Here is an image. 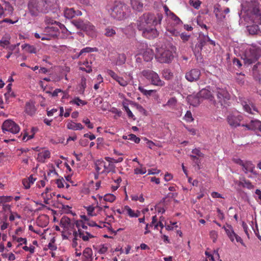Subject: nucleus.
<instances>
[{
  "instance_id": "nucleus-56",
  "label": "nucleus",
  "mask_w": 261,
  "mask_h": 261,
  "mask_svg": "<svg viewBox=\"0 0 261 261\" xmlns=\"http://www.w3.org/2000/svg\"><path fill=\"white\" fill-rule=\"evenodd\" d=\"M171 18L177 24H179L182 23L181 20L173 13H171Z\"/></svg>"
},
{
  "instance_id": "nucleus-63",
  "label": "nucleus",
  "mask_w": 261,
  "mask_h": 261,
  "mask_svg": "<svg viewBox=\"0 0 261 261\" xmlns=\"http://www.w3.org/2000/svg\"><path fill=\"white\" fill-rule=\"evenodd\" d=\"M146 172V170L145 168H136L134 170V173L136 174H144Z\"/></svg>"
},
{
  "instance_id": "nucleus-30",
  "label": "nucleus",
  "mask_w": 261,
  "mask_h": 261,
  "mask_svg": "<svg viewBox=\"0 0 261 261\" xmlns=\"http://www.w3.org/2000/svg\"><path fill=\"white\" fill-rule=\"evenodd\" d=\"M243 108L244 110L247 113L251 114H254V112H257V110L256 108L253 105H251L250 106L249 105H248L246 102H245L243 104Z\"/></svg>"
},
{
  "instance_id": "nucleus-3",
  "label": "nucleus",
  "mask_w": 261,
  "mask_h": 261,
  "mask_svg": "<svg viewBox=\"0 0 261 261\" xmlns=\"http://www.w3.org/2000/svg\"><path fill=\"white\" fill-rule=\"evenodd\" d=\"M28 8L32 16H37L41 13H47L49 4L45 0H30L28 4Z\"/></svg>"
},
{
  "instance_id": "nucleus-25",
  "label": "nucleus",
  "mask_w": 261,
  "mask_h": 261,
  "mask_svg": "<svg viewBox=\"0 0 261 261\" xmlns=\"http://www.w3.org/2000/svg\"><path fill=\"white\" fill-rule=\"evenodd\" d=\"M130 3L133 9L138 12L142 11L143 9V4L141 0H130Z\"/></svg>"
},
{
  "instance_id": "nucleus-12",
  "label": "nucleus",
  "mask_w": 261,
  "mask_h": 261,
  "mask_svg": "<svg viewBox=\"0 0 261 261\" xmlns=\"http://www.w3.org/2000/svg\"><path fill=\"white\" fill-rule=\"evenodd\" d=\"M2 129L4 133L9 132L16 134L20 131V127L18 124L10 119L6 120L3 122Z\"/></svg>"
},
{
  "instance_id": "nucleus-23",
  "label": "nucleus",
  "mask_w": 261,
  "mask_h": 261,
  "mask_svg": "<svg viewBox=\"0 0 261 261\" xmlns=\"http://www.w3.org/2000/svg\"><path fill=\"white\" fill-rule=\"evenodd\" d=\"M187 98L189 103L194 107L198 106L202 101L198 93L196 95H189Z\"/></svg>"
},
{
  "instance_id": "nucleus-46",
  "label": "nucleus",
  "mask_w": 261,
  "mask_h": 261,
  "mask_svg": "<svg viewBox=\"0 0 261 261\" xmlns=\"http://www.w3.org/2000/svg\"><path fill=\"white\" fill-rule=\"evenodd\" d=\"M124 211H125V213L131 218H134V216H136V215H135V211L128 205L124 206Z\"/></svg>"
},
{
  "instance_id": "nucleus-51",
  "label": "nucleus",
  "mask_w": 261,
  "mask_h": 261,
  "mask_svg": "<svg viewBox=\"0 0 261 261\" xmlns=\"http://www.w3.org/2000/svg\"><path fill=\"white\" fill-rule=\"evenodd\" d=\"M189 4L191 6H192L194 8L198 9L200 6L201 2L199 1H194L193 0H190Z\"/></svg>"
},
{
  "instance_id": "nucleus-13",
  "label": "nucleus",
  "mask_w": 261,
  "mask_h": 261,
  "mask_svg": "<svg viewBox=\"0 0 261 261\" xmlns=\"http://www.w3.org/2000/svg\"><path fill=\"white\" fill-rule=\"evenodd\" d=\"M63 24L47 25L45 27L44 30V35L48 38H54L58 36L60 34V29H61Z\"/></svg>"
},
{
  "instance_id": "nucleus-7",
  "label": "nucleus",
  "mask_w": 261,
  "mask_h": 261,
  "mask_svg": "<svg viewBox=\"0 0 261 261\" xmlns=\"http://www.w3.org/2000/svg\"><path fill=\"white\" fill-rule=\"evenodd\" d=\"M75 222H72L70 219L66 216H63L60 220V225L63 229L62 231V236L64 239H67L68 237L65 234V232L71 234V232H73L75 230Z\"/></svg>"
},
{
  "instance_id": "nucleus-52",
  "label": "nucleus",
  "mask_w": 261,
  "mask_h": 261,
  "mask_svg": "<svg viewBox=\"0 0 261 261\" xmlns=\"http://www.w3.org/2000/svg\"><path fill=\"white\" fill-rule=\"evenodd\" d=\"M80 86V90L84 92L86 88V79L84 76L81 77Z\"/></svg>"
},
{
  "instance_id": "nucleus-57",
  "label": "nucleus",
  "mask_w": 261,
  "mask_h": 261,
  "mask_svg": "<svg viewBox=\"0 0 261 261\" xmlns=\"http://www.w3.org/2000/svg\"><path fill=\"white\" fill-rule=\"evenodd\" d=\"M128 139L135 142L136 143H139L140 141V139L137 137L135 135L131 134L128 135Z\"/></svg>"
},
{
  "instance_id": "nucleus-39",
  "label": "nucleus",
  "mask_w": 261,
  "mask_h": 261,
  "mask_svg": "<svg viewBox=\"0 0 261 261\" xmlns=\"http://www.w3.org/2000/svg\"><path fill=\"white\" fill-rule=\"evenodd\" d=\"M126 61V56L124 54H119L116 61V64L117 65L120 66L125 63Z\"/></svg>"
},
{
  "instance_id": "nucleus-29",
  "label": "nucleus",
  "mask_w": 261,
  "mask_h": 261,
  "mask_svg": "<svg viewBox=\"0 0 261 261\" xmlns=\"http://www.w3.org/2000/svg\"><path fill=\"white\" fill-rule=\"evenodd\" d=\"M154 56V53L152 49L148 48L143 53V57L144 60L148 62L151 61Z\"/></svg>"
},
{
  "instance_id": "nucleus-33",
  "label": "nucleus",
  "mask_w": 261,
  "mask_h": 261,
  "mask_svg": "<svg viewBox=\"0 0 261 261\" xmlns=\"http://www.w3.org/2000/svg\"><path fill=\"white\" fill-rule=\"evenodd\" d=\"M11 37L9 34H5L0 40V46L5 48L6 46L10 44Z\"/></svg>"
},
{
  "instance_id": "nucleus-60",
  "label": "nucleus",
  "mask_w": 261,
  "mask_h": 261,
  "mask_svg": "<svg viewBox=\"0 0 261 261\" xmlns=\"http://www.w3.org/2000/svg\"><path fill=\"white\" fill-rule=\"evenodd\" d=\"M132 200L133 201H139L141 202H143L144 201V198L142 195H141L140 196L137 195H133L131 197Z\"/></svg>"
},
{
  "instance_id": "nucleus-4",
  "label": "nucleus",
  "mask_w": 261,
  "mask_h": 261,
  "mask_svg": "<svg viewBox=\"0 0 261 261\" xmlns=\"http://www.w3.org/2000/svg\"><path fill=\"white\" fill-rule=\"evenodd\" d=\"M72 23L77 29L85 32L88 36L92 38L97 36V32L95 27L89 21L79 19L73 20Z\"/></svg>"
},
{
  "instance_id": "nucleus-47",
  "label": "nucleus",
  "mask_w": 261,
  "mask_h": 261,
  "mask_svg": "<svg viewBox=\"0 0 261 261\" xmlns=\"http://www.w3.org/2000/svg\"><path fill=\"white\" fill-rule=\"evenodd\" d=\"M70 103L71 104H75L77 106H80L81 104L82 105H85L87 104V102L81 99L79 97L74 98L73 100H71Z\"/></svg>"
},
{
  "instance_id": "nucleus-6",
  "label": "nucleus",
  "mask_w": 261,
  "mask_h": 261,
  "mask_svg": "<svg viewBox=\"0 0 261 261\" xmlns=\"http://www.w3.org/2000/svg\"><path fill=\"white\" fill-rule=\"evenodd\" d=\"M141 74L151 84L154 86L163 87L165 84V82L160 79L159 74L152 70H143L141 72Z\"/></svg>"
},
{
  "instance_id": "nucleus-9",
  "label": "nucleus",
  "mask_w": 261,
  "mask_h": 261,
  "mask_svg": "<svg viewBox=\"0 0 261 261\" xmlns=\"http://www.w3.org/2000/svg\"><path fill=\"white\" fill-rule=\"evenodd\" d=\"M95 170L98 174L115 172V166L113 164H107L102 160H97L95 163Z\"/></svg>"
},
{
  "instance_id": "nucleus-49",
  "label": "nucleus",
  "mask_w": 261,
  "mask_h": 261,
  "mask_svg": "<svg viewBox=\"0 0 261 261\" xmlns=\"http://www.w3.org/2000/svg\"><path fill=\"white\" fill-rule=\"evenodd\" d=\"M123 107L124 110L126 112L128 117L129 118H133L134 120H135V116L133 115V114L132 112V111L129 109L128 107L126 105H125V104H123Z\"/></svg>"
},
{
  "instance_id": "nucleus-41",
  "label": "nucleus",
  "mask_w": 261,
  "mask_h": 261,
  "mask_svg": "<svg viewBox=\"0 0 261 261\" xmlns=\"http://www.w3.org/2000/svg\"><path fill=\"white\" fill-rule=\"evenodd\" d=\"M139 90L144 95L147 97L150 96L153 93L155 92V90H147L145 89L143 87L139 86L138 87Z\"/></svg>"
},
{
  "instance_id": "nucleus-62",
  "label": "nucleus",
  "mask_w": 261,
  "mask_h": 261,
  "mask_svg": "<svg viewBox=\"0 0 261 261\" xmlns=\"http://www.w3.org/2000/svg\"><path fill=\"white\" fill-rule=\"evenodd\" d=\"M34 36L37 39H41L42 40H50V38H48L44 34L43 35H42L41 36L38 33H35L34 34Z\"/></svg>"
},
{
  "instance_id": "nucleus-16",
  "label": "nucleus",
  "mask_w": 261,
  "mask_h": 261,
  "mask_svg": "<svg viewBox=\"0 0 261 261\" xmlns=\"http://www.w3.org/2000/svg\"><path fill=\"white\" fill-rule=\"evenodd\" d=\"M222 228L225 230L228 237L231 242H233L234 239L237 242L242 243L243 242L241 238L234 232L231 225L227 224L226 226H223Z\"/></svg>"
},
{
  "instance_id": "nucleus-36",
  "label": "nucleus",
  "mask_w": 261,
  "mask_h": 261,
  "mask_svg": "<svg viewBox=\"0 0 261 261\" xmlns=\"http://www.w3.org/2000/svg\"><path fill=\"white\" fill-rule=\"evenodd\" d=\"M76 14V11L73 8H66L64 10V16L68 19L72 18Z\"/></svg>"
},
{
  "instance_id": "nucleus-27",
  "label": "nucleus",
  "mask_w": 261,
  "mask_h": 261,
  "mask_svg": "<svg viewBox=\"0 0 261 261\" xmlns=\"http://www.w3.org/2000/svg\"><path fill=\"white\" fill-rule=\"evenodd\" d=\"M238 185L249 190L252 189L254 188V186L252 184V183L249 180H247L245 178H243L240 179L238 183Z\"/></svg>"
},
{
  "instance_id": "nucleus-8",
  "label": "nucleus",
  "mask_w": 261,
  "mask_h": 261,
  "mask_svg": "<svg viewBox=\"0 0 261 261\" xmlns=\"http://www.w3.org/2000/svg\"><path fill=\"white\" fill-rule=\"evenodd\" d=\"M261 56V50L258 48H250L246 50L244 61L245 64L248 65L256 62Z\"/></svg>"
},
{
  "instance_id": "nucleus-31",
  "label": "nucleus",
  "mask_w": 261,
  "mask_h": 261,
  "mask_svg": "<svg viewBox=\"0 0 261 261\" xmlns=\"http://www.w3.org/2000/svg\"><path fill=\"white\" fill-rule=\"evenodd\" d=\"M116 34V28L108 27L105 28L104 35L107 37H113Z\"/></svg>"
},
{
  "instance_id": "nucleus-48",
  "label": "nucleus",
  "mask_w": 261,
  "mask_h": 261,
  "mask_svg": "<svg viewBox=\"0 0 261 261\" xmlns=\"http://www.w3.org/2000/svg\"><path fill=\"white\" fill-rule=\"evenodd\" d=\"M49 93L51 94L52 96H57L59 93H61L62 95V98H63L65 96V93L64 91H62L60 89H56L53 92H49Z\"/></svg>"
},
{
  "instance_id": "nucleus-28",
  "label": "nucleus",
  "mask_w": 261,
  "mask_h": 261,
  "mask_svg": "<svg viewBox=\"0 0 261 261\" xmlns=\"http://www.w3.org/2000/svg\"><path fill=\"white\" fill-rule=\"evenodd\" d=\"M67 127L69 129L81 130L84 127L80 123H75L72 121L69 122L67 124Z\"/></svg>"
},
{
  "instance_id": "nucleus-2",
  "label": "nucleus",
  "mask_w": 261,
  "mask_h": 261,
  "mask_svg": "<svg viewBox=\"0 0 261 261\" xmlns=\"http://www.w3.org/2000/svg\"><path fill=\"white\" fill-rule=\"evenodd\" d=\"M75 226L77 228V231H73L74 243L77 240V237L82 239L84 241H88L90 239L95 237L96 233L93 230H88L87 225H85V223L83 221H76Z\"/></svg>"
},
{
  "instance_id": "nucleus-24",
  "label": "nucleus",
  "mask_w": 261,
  "mask_h": 261,
  "mask_svg": "<svg viewBox=\"0 0 261 261\" xmlns=\"http://www.w3.org/2000/svg\"><path fill=\"white\" fill-rule=\"evenodd\" d=\"M50 156V152L48 150H44L38 154L37 160L38 162L44 163L45 160Z\"/></svg>"
},
{
  "instance_id": "nucleus-64",
  "label": "nucleus",
  "mask_w": 261,
  "mask_h": 261,
  "mask_svg": "<svg viewBox=\"0 0 261 261\" xmlns=\"http://www.w3.org/2000/svg\"><path fill=\"white\" fill-rule=\"evenodd\" d=\"M0 206H2V212H10L11 213V206L9 204H2L0 205Z\"/></svg>"
},
{
  "instance_id": "nucleus-17",
  "label": "nucleus",
  "mask_w": 261,
  "mask_h": 261,
  "mask_svg": "<svg viewBox=\"0 0 261 261\" xmlns=\"http://www.w3.org/2000/svg\"><path fill=\"white\" fill-rule=\"evenodd\" d=\"M201 75L200 70L198 69H192L186 73L185 77L190 82L197 81L199 79Z\"/></svg>"
},
{
  "instance_id": "nucleus-14",
  "label": "nucleus",
  "mask_w": 261,
  "mask_h": 261,
  "mask_svg": "<svg viewBox=\"0 0 261 261\" xmlns=\"http://www.w3.org/2000/svg\"><path fill=\"white\" fill-rule=\"evenodd\" d=\"M243 120V117L240 114L231 113L229 114L226 118V120L228 124L233 128H236L239 126H242L241 123Z\"/></svg>"
},
{
  "instance_id": "nucleus-1",
  "label": "nucleus",
  "mask_w": 261,
  "mask_h": 261,
  "mask_svg": "<svg viewBox=\"0 0 261 261\" xmlns=\"http://www.w3.org/2000/svg\"><path fill=\"white\" fill-rule=\"evenodd\" d=\"M106 9L110 15L114 19L121 20L127 17L128 7L120 1H115L108 4Z\"/></svg>"
},
{
  "instance_id": "nucleus-58",
  "label": "nucleus",
  "mask_w": 261,
  "mask_h": 261,
  "mask_svg": "<svg viewBox=\"0 0 261 261\" xmlns=\"http://www.w3.org/2000/svg\"><path fill=\"white\" fill-rule=\"evenodd\" d=\"M6 89L7 90V92L5 94V97L6 98V100H7L9 98V96L10 95V92L12 90V84H9L7 87Z\"/></svg>"
},
{
  "instance_id": "nucleus-38",
  "label": "nucleus",
  "mask_w": 261,
  "mask_h": 261,
  "mask_svg": "<svg viewBox=\"0 0 261 261\" xmlns=\"http://www.w3.org/2000/svg\"><path fill=\"white\" fill-rule=\"evenodd\" d=\"M21 47L26 51L29 53L35 54L36 53V48L33 45H31L28 44H25L24 45H22Z\"/></svg>"
},
{
  "instance_id": "nucleus-10",
  "label": "nucleus",
  "mask_w": 261,
  "mask_h": 261,
  "mask_svg": "<svg viewBox=\"0 0 261 261\" xmlns=\"http://www.w3.org/2000/svg\"><path fill=\"white\" fill-rule=\"evenodd\" d=\"M143 16L148 26L154 27L158 24H161L163 18V16L161 13H157L156 14L150 13H145L143 14Z\"/></svg>"
},
{
  "instance_id": "nucleus-21",
  "label": "nucleus",
  "mask_w": 261,
  "mask_h": 261,
  "mask_svg": "<svg viewBox=\"0 0 261 261\" xmlns=\"http://www.w3.org/2000/svg\"><path fill=\"white\" fill-rule=\"evenodd\" d=\"M36 111V108L35 106V102L32 100H30L25 103L24 112L30 116L34 115Z\"/></svg>"
},
{
  "instance_id": "nucleus-42",
  "label": "nucleus",
  "mask_w": 261,
  "mask_h": 261,
  "mask_svg": "<svg viewBox=\"0 0 261 261\" xmlns=\"http://www.w3.org/2000/svg\"><path fill=\"white\" fill-rule=\"evenodd\" d=\"M13 198V197L11 196H1L0 205L5 204L6 203L11 201Z\"/></svg>"
},
{
  "instance_id": "nucleus-54",
  "label": "nucleus",
  "mask_w": 261,
  "mask_h": 261,
  "mask_svg": "<svg viewBox=\"0 0 261 261\" xmlns=\"http://www.w3.org/2000/svg\"><path fill=\"white\" fill-rule=\"evenodd\" d=\"M208 40H210V38L207 35L203 36L202 37L200 38L199 43L204 46L207 44Z\"/></svg>"
},
{
  "instance_id": "nucleus-44",
  "label": "nucleus",
  "mask_w": 261,
  "mask_h": 261,
  "mask_svg": "<svg viewBox=\"0 0 261 261\" xmlns=\"http://www.w3.org/2000/svg\"><path fill=\"white\" fill-rule=\"evenodd\" d=\"M116 199V197L112 194H107L103 197V201L113 202Z\"/></svg>"
},
{
  "instance_id": "nucleus-40",
  "label": "nucleus",
  "mask_w": 261,
  "mask_h": 261,
  "mask_svg": "<svg viewBox=\"0 0 261 261\" xmlns=\"http://www.w3.org/2000/svg\"><path fill=\"white\" fill-rule=\"evenodd\" d=\"M252 13L255 15V18L258 20V22L261 23V10L257 7H254L252 10Z\"/></svg>"
},
{
  "instance_id": "nucleus-18",
  "label": "nucleus",
  "mask_w": 261,
  "mask_h": 261,
  "mask_svg": "<svg viewBox=\"0 0 261 261\" xmlns=\"http://www.w3.org/2000/svg\"><path fill=\"white\" fill-rule=\"evenodd\" d=\"M142 36L148 39H152L158 36V32L154 27H148L142 32Z\"/></svg>"
},
{
  "instance_id": "nucleus-35",
  "label": "nucleus",
  "mask_w": 261,
  "mask_h": 261,
  "mask_svg": "<svg viewBox=\"0 0 261 261\" xmlns=\"http://www.w3.org/2000/svg\"><path fill=\"white\" fill-rule=\"evenodd\" d=\"M97 50V48L96 47H86L81 50L77 56V58H79L81 56L85 55L87 53L94 52Z\"/></svg>"
},
{
  "instance_id": "nucleus-22",
  "label": "nucleus",
  "mask_w": 261,
  "mask_h": 261,
  "mask_svg": "<svg viewBox=\"0 0 261 261\" xmlns=\"http://www.w3.org/2000/svg\"><path fill=\"white\" fill-rule=\"evenodd\" d=\"M198 94L199 96L201 98L202 101H203V99H209L211 101L214 98L211 91L206 88L201 89L198 93Z\"/></svg>"
},
{
  "instance_id": "nucleus-43",
  "label": "nucleus",
  "mask_w": 261,
  "mask_h": 261,
  "mask_svg": "<svg viewBox=\"0 0 261 261\" xmlns=\"http://www.w3.org/2000/svg\"><path fill=\"white\" fill-rule=\"evenodd\" d=\"M176 103V99L175 97H171L168 100L165 106L171 108H174L175 107Z\"/></svg>"
},
{
  "instance_id": "nucleus-20",
  "label": "nucleus",
  "mask_w": 261,
  "mask_h": 261,
  "mask_svg": "<svg viewBox=\"0 0 261 261\" xmlns=\"http://www.w3.org/2000/svg\"><path fill=\"white\" fill-rule=\"evenodd\" d=\"M260 125V121L257 119H252L249 123L246 122L245 123H242V126L245 127L247 130H258Z\"/></svg>"
},
{
  "instance_id": "nucleus-61",
  "label": "nucleus",
  "mask_w": 261,
  "mask_h": 261,
  "mask_svg": "<svg viewBox=\"0 0 261 261\" xmlns=\"http://www.w3.org/2000/svg\"><path fill=\"white\" fill-rule=\"evenodd\" d=\"M179 36L184 42L188 41L190 37V35H188L185 33H182L180 34H179Z\"/></svg>"
},
{
  "instance_id": "nucleus-15",
  "label": "nucleus",
  "mask_w": 261,
  "mask_h": 261,
  "mask_svg": "<svg viewBox=\"0 0 261 261\" xmlns=\"http://www.w3.org/2000/svg\"><path fill=\"white\" fill-rule=\"evenodd\" d=\"M135 27H136L139 31H141L142 32L148 27L143 15L138 18L136 23H132L128 25L127 29L128 30H134Z\"/></svg>"
},
{
  "instance_id": "nucleus-26",
  "label": "nucleus",
  "mask_w": 261,
  "mask_h": 261,
  "mask_svg": "<svg viewBox=\"0 0 261 261\" xmlns=\"http://www.w3.org/2000/svg\"><path fill=\"white\" fill-rule=\"evenodd\" d=\"M84 256L83 261H92L93 252L91 248L87 247L86 248L83 252Z\"/></svg>"
},
{
  "instance_id": "nucleus-59",
  "label": "nucleus",
  "mask_w": 261,
  "mask_h": 261,
  "mask_svg": "<svg viewBox=\"0 0 261 261\" xmlns=\"http://www.w3.org/2000/svg\"><path fill=\"white\" fill-rule=\"evenodd\" d=\"M107 74L110 76L112 78H113L114 80H116L118 77V75L116 74L114 71L108 69L107 71Z\"/></svg>"
},
{
  "instance_id": "nucleus-50",
  "label": "nucleus",
  "mask_w": 261,
  "mask_h": 261,
  "mask_svg": "<svg viewBox=\"0 0 261 261\" xmlns=\"http://www.w3.org/2000/svg\"><path fill=\"white\" fill-rule=\"evenodd\" d=\"M185 120L187 122H192L194 120V118L192 117V113L190 111H187L185 117H184Z\"/></svg>"
},
{
  "instance_id": "nucleus-11",
  "label": "nucleus",
  "mask_w": 261,
  "mask_h": 261,
  "mask_svg": "<svg viewBox=\"0 0 261 261\" xmlns=\"http://www.w3.org/2000/svg\"><path fill=\"white\" fill-rule=\"evenodd\" d=\"M232 161L234 163L242 167V170L245 174L250 172L254 175L257 174V173L254 171L255 166L251 161H244L239 158L233 159Z\"/></svg>"
},
{
  "instance_id": "nucleus-53",
  "label": "nucleus",
  "mask_w": 261,
  "mask_h": 261,
  "mask_svg": "<svg viewBox=\"0 0 261 261\" xmlns=\"http://www.w3.org/2000/svg\"><path fill=\"white\" fill-rule=\"evenodd\" d=\"M203 46L200 43H198L196 45L195 47L193 49L194 54L196 55L200 53L202 50Z\"/></svg>"
},
{
  "instance_id": "nucleus-5",
  "label": "nucleus",
  "mask_w": 261,
  "mask_h": 261,
  "mask_svg": "<svg viewBox=\"0 0 261 261\" xmlns=\"http://www.w3.org/2000/svg\"><path fill=\"white\" fill-rule=\"evenodd\" d=\"M175 49V46L171 45L169 48L158 49L155 55L156 60L161 63H169L173 59V51Z\"/></svg>"
},
{
  "instance_id": "nucleus-45",
  "label": "nucleus",
  "mask_w": 261,
  "mask_h": 261,
  "mask_svg": "<svg viewBox=\"0 0 261 261\" xmlns=\"http://www.w3.org/2000/svg\"><path fill=\"white\" fill-rule=\"evenodd\" d=\"M248 30L250 34L254 35L257 34L259 30V28L257 25H251L248 28Z\"/></svg>"
},
{
  "instance_id": "nucleus-55",
  "label": "nucleus",
  "mask_w": 261,
  "mask_h": 261,
  "mask_svg": "<svg viewBox=\"0 0 261 261\" xmlns=\"http://www.w3.org/2000/svg\"><path fill=\"white\" fill-rule=\"evenodd\" d=\"M116 81L117 82L120 86L123 87H125L128 84L126 81H125L123 77L119 76L116 80Z\"/></svg>"
},
{
  "instance_id": "nucleus-19",
  "label": "nucleus",
  "mask_w": 261,
  "mask_h": 261,
  "mask_svg": "<svg viewBox=\"0 0 261 261\" xmlns=\"http://www.w3.org/2000/svg\"><path fill=\"white\" fill-rule=\"evenodd\" d=\"M217 96L219 102L222 105L225 102L226 100H228L230 95L227 91L223 88H218L217 91Z\"/></svg>"
},
{
  "instance_id": "nucleus-32",
  "label": "nucleus",
  "mask_w": 261,
  "mask_h": 261,
  "mask_svg": "<svg viewBox=\"0 0 261 261\" xmlns=\"http://www.w3.org/2000/svg\"><path fill=\"white\" fill-rule=\"evenodd\" d=\"M45 24L47 25H61V23L58 21H56L51 17L49 16H45L44 19Z\"/></svg>"
},
{
  "instance_id": "nucleus-37",
  "label": "nucleus",
  "mask_w": 261,
  "mask_h": 261,
  "mask_svg": "<svg viewBox=\"0 0 261 261\" xmlns=\"http://www.w3.org/2000/svg\"><path fill=\"white\" fill-rule=\"evenodd\" d=\"M162 76L166 80H170L173 76V73L168 69H164L162 72Z\"/></svg>"
},
{
  "instance_id": "nucleus-34",
  "label": "nucleus",
  "mask_w": 261,
  "mask_h": 261,
  "mask_svg": "<svg viewBox=\"0 0 261 261\" xmlns=\"http://www.w3.org/2000/svg\"><path fill=\"white\" fill-rule=\"evenodd\" d=\"M166 34L168 36H178L179 32L175 28L172 27H167L166 29Z\"/></svg>"
}]
</instances>
